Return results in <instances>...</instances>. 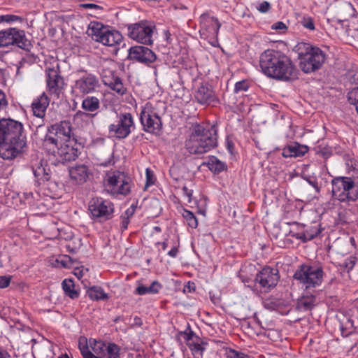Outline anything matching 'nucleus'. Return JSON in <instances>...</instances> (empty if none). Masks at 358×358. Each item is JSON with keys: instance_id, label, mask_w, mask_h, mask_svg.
Here are the masks:
<instances>
[{"instance_id": "f257e3e1", "label": "nucleus", "mask_w": 358, "mask_h": 358, "mask_svg": "<svg viewBox=\"0 0 358 358\" xmlns=\"http://www.w3.org/2000/svg\"><path fill=\"white\" fill-rule=\"evenodd\" d=\"M27 149L23 124L10 118L0 119V157L6 160L22 157Z\"/></svg>"}, {"instance_id": "f03ea898", "label": "nucleus", "mask_w": 358, "mask_h": 358, "mask_svg": "<svg viewBox=\"0 0 358 358\" xmlns=\"http://www.w3.org/2000/svg\"><path fill=\"white\" fill-rule=\"evenodd\" d=\"M259 66L266 76L282 81L297 78V69L292 60L283 52L273 49L264 51L259 57Z\"/></svg>"}, {"instance_id": "7ed1b4c3", "label": "nucleus", "mask_w": 358, "mask_h": 358, "mask_svg": "<svg viewBox=\"0 0 358 358\" xmlns=\"http://www.w3.org/2000/svg\"><path fill=\"white\" fill-rule=\"evenodd\" d=\"M217 145V129L215 125L206 129L203 125L194 123L189 128L185 141V148L191 155H202Z\"/></svg>"}, {"instance_id": "20e7f679", "label": "nucleus", "mask_w": 358, "mask_h": 358, "mask_svg": "<svg viewBox=\"0 0 358 358\" xmlns=\"http://www.w3.org/2000/svg\"><path fill=\"white\" fill-rule=\"evenodd\" d=\"M299 66L305 73H314L322 68L326 54L319 48L308 43H299L296 47Z\"/></svg>"}, {"instance_id": "39448f33", "label": "nucleus", "mask_w": 358, "mask_h": 358, "mask_svg": "<svg viewBox=\"0 0 358 358\" xmlns=\"http://www.w3.org/2000/svg\"><path fill=\"white\" fill-rule=\"evenodd\" d=\"M77 139L72 133V127L69 121H61L51 125L46 134L43 146L46 150H55L59 145L66 143H76Z\"/></svg>"}, {"instance_id": "423d86ee", "label": "nucleus", "mask_w": 358, "mask_h": 358, "mask_svg": "<svg viewBox=\"0 0 358 358\" xmlns=\"http://www.w3.org/2000/svg\"><path fill=\"white\" fill-rule=\"evenodd\" d=\"M331 183L334 199L342 203L354 202L358 199V183L355 178L346 176L335 177Z\"/></svg>"}, {"instance_id": "0eeeda50", "label": "nucleus", "mask_w": 358, "mask_h": 358, "mask_svg": "<svg viewBox=\"0 0 358 358\" xmlns=\"http://www.w3.org/2000/svg\"><path fill=\"white\" fill-rule=\"evenodd\" d=\"M293 278L303 285L305 290H309L322 285L324 271L322 266L303 264L298 266Z\"/></svg>"}, {"instance_id": "6e6552de", "label": "nucleus", "mask_w": 358, "mask_h": 358, "mask_svg": "<svg viewBox=\"0 0 358 358\" xmlns=\"http://www.w3.org/2000/svg\"><path fill=\"white\" fill-rule=\"evenodd\" d=\"M114 210L113 203L101 197H94L88 203V210L91 219L99 223L112 219Z\"/></svg>"}, {"instance_id": "1a4fd4ad", "label": "nucleus", "mask_w": 358, "mask_h": 358, "mask_svg": "<svg viewBox=\"0 0 358 358\" xmlns=\"http://www.w3.org/2000/svg\"><path fill=\"white\" fill-rule=\"evenodd\" d=\"M140 122L145 132L158 134L162 129V121L157 110L147 103L140 112Z\"/></svg>"}, {"instance_id": "9d476101", "label": "nucleus", "mask_w": 358, "mask_h": 358, "mask_svg": "<svg viewBox=\"0 0 358 358\" xmlns=\"http://www.w3.org/2000/svg\"><path fill=\"white\" fill-rule=\"evenodd\" d=\"M136 129L133 115L130 113H120L116 122L108 126V132L114 138L124 139Z\"/></svg>"}, {"instance_id": "9b49d317", "label": "nucleus", "mask_w": 358, "mask_h": 358, "mask_svg": "<svg viewBox=\"0 0 358 358\" xmlns=\"http://www.w3.org/2000/svg\"><path fill=\"white\" fill-rule=\"evenodd\" d=\"M155 26L150 22L141 20L128 26V36L138 43L152 45Z\"/></svg>"}, {"instance_id": "f8f14e48", "label": "nucleus", "mask_w": 358, "mask_h": 358, "mask_svg": "<svg viewBox=\"0 0 358 358\" xmlns=\"http://www.w3.org/2000/svg\"><path fill=\"white\" fill-rule=\"evenodd\" d=\"M129 178L124 176L121 172H114L112 175L108 176L106 188L107 192L113 196L129 194L131 192V185Z\"/></svg>"}, {"instance_id": "ddd939ff", "label": "nucleus", "mask_w": 358, "mask_h": 358, "mask_svg": "<svg viewBox=\"0 0 358 358\" xmlns=\"http://www.w3.org/2000/svg\"><path fill=\"white\" fill-rule=\"evenodd\" d=\"M45 76L48 92L50 95L59 98L66 85L64 78L61 75L59 64L55 67L47 68L45 69Z\"/></svg>"}, {"instance_id": "4468645a", "label": "nucleus", "mask_w": 358, "mask_h": 358, "mask_svg": "<svg viewBox=\"0 0 358 358\" xmlns=\"http://www.w3.org/2000/svg\"><path fill=\"white\" fill-rule=\"evenodd\" d=\"M84 74L75 80L73 85V92L81 95L94 93L99 87V78L93 73L81 70Z\"/></svg>"}, {"instance_id": "2eb2a0df", "label": "nucleus", "mask_w": 358, "mask_h": 358, "mask_svg": "<svg viewBox=\"0 0 358 358\" xmlns=\"http://www.w3.org/2000/svg\"><path fill=\"white\" fill-rule=\"evenodd\" d=\"M89 349L95 356L101 358H119L120 348L113 343H106L103 341L90 338L86 341Z\"/></svg>"}, {"instance_id": "dca6fc26", "label": "nucleus", "mask_w": 358, "mask_h": 358, "mask_svg": "<svg viewBox=\"0 0 358 358\" xmlns=\"http://www.w3.org/2000/svg\"><path fill=\"white\" fill-rule=\"evenodd\" d=\"M279 280L278 268L265 266L257 273L255 281L264 289V292H268L277 285Z\"/></svg>"}, {"instance_id": "f3484780", "label": "nucleus", "mask_w": 358, "mask_h": 358, "mask_svg": "<svg viewBox=\"0 0 358 358\" xmlns=\"http://www.w3.org/2000/svg\"><path fill=\"white\" fill-rule=\"evenodd\" d=\"M101 103L99 99L93 96L85 97L81 104L83 110L77 111L73 115V119L94 118L100 108Z\"/></svg>"}, {"instance_id": "a211bd4d", "label": "nucleus", "mask_w": 358, "mask_h": 358, "mask_svg": "<svg viewBox=\"0 0 358 358\" xmlns=\"http://www.w3.org/2000/svg\"><path fill=\"white\" fill-rule=\"evenodd\" d=\"M129 59L150 66L157 59L155 53L145 46H134L129 50Z\"/></svg>"}, {"instance_id": "6ab92c4d", "label": "nucleus", "mask_w": 358, "mask_h": 358, "mask_svg": "<svg viewBox=\"0 0 358 358\" xmlns=\"http://www.w3.org/2000/svg\"><path fill=\"white\" fill-rule=\"evenodd\" d=\"M76 143H66L59 145L55 150H47L58 158L59 162L65 164L74 161L78 157V150L75 148Z\"/></svg>"}, {"instance_id": "aec40b11", "label": "nucleus", "mask_w": 358, "mask_h": 358, "mask_svg": "<svg viewBox=\"0 0 358 358\" xmlns=\"http://www.w3.org/2000/svg\"><path fill=\"white\" fill-rule=\"evenodd\" d=\"M180 334L183 336L186 344L191 350L192 355L194 356L199 355L202 357L205 349L200 343V338L196 336L193 331H192L189 324L187 325L185 331H180Z\"/></svg>"}, {"instance_id": "412c9836", "label": "nucleus", "mask_w": 358, "mask_h": 358, "mask_svg": "<svg viewBox=\"0 0 358 358\" xmlns=\"http://www.w3.org/2000/svg\"><path fill=\"white\" fill-rule=\"evenodd\" d=\"M194 99L202 105H210L217 101L215 94L208 83L201 84L194 92Z\"/></svg>"}, {"instance_id": "4be33fe9", "label": "nucleus", "mask_w": 358, "mask_h": 358, "mask_svg": "<svg viewBox=\"0 0 358 358\" xmlns=\"http://www.w3.org/2000/svg\"><path fill=\"white\" fill-rule=\"evenodd\" d=\"M13 35L10 45L16 46L25 51H30L32 44L27 38L24 30L13 27Z\"/></svg>"}, {"instance_id": "5701e85b", "label": "nucleus", "mask_w": 358, "mask_h": 358, "mask_svg": "<svg viewBox=\"0 0 358 358\" xmlns=\"http://www.w3.org/2000/svg\"><path fill=\"white\" fill-rule=\"evenodd\" d=\"M50 103V99L45 92H43L38 97L35 99L31 103V108L34 115L39 118H43Z\"/></svg>"}, {"instance_id": "b1692460", "label": "nucleus", "mask_w": 358, "mask_h": 358, "mask_svg": "<svg viewBox=\"0 0 358 358\" xmlns=\"http://www.w3.org/2000/svg\"><path fill=\"white\" fill-rule=\"evenodd\" d=\"M316 296L308 290H305L303 295L298 299L296 309L299 311L311 310L315 306Z\"/></svg>"}, {"instance_id": "393cba45", "label": "nucleus", "mask_w": 358, "mask_h": 358, "mask_svg": "<svg viewBox=\"0 0 358 358\" xmlns=\"http://www.w3.org/2000/svg\"><path fill=\"white\" fill-rule=\"evenodd\" d=\"M308 151V147L304 145H301L298 143L285 146L282 152L283 157H299L303 156Z\"/></svg>"}, {"instance_id": "a878e982", "label": "nucleus", "mask_w": 358, "mask_h": 358, "mask_svg": "<svg viewBox=\"0 0 358 358\" xmlns=\"http://www.w3.org/2000/svg\"><path fill=\"white\" fill-rule=\"evenodd\" d=\"M33 173L39 184L48 182L51 178V171L46 162L42 161L36 166L32 167Z\"/></svg>"}, {"instance_id": "bb28decb", "label": "nucleus", "mask_w": 358, "mask_h": 358, "mask_svg": "<svg viewBox=\"0 0 358 358\" xmlns=\"http://www.w3.org/2000/svg\"><path fill=\"white\" fill-rule=\"evenodd\" d=\"M69 174L71 180L76 183L83 184L88 178L89 169L85 165H78L70 169Z\"/></svg>"}, {"instance_id": "cd10ccee", "label": "nucleus", "mask_w": 358, "mask_h": 358, "mask_svg": "<svg viewBox=\"0 0 358 358\" xmlns=\"http://www.w3.org/2000/svg\"><path fill=\"white\" fill-rule=\"evenodd\" d=\"M103 82L106 86L115 91L120 96H123L127 91L122 83V80L114 74H113L110 79L103 78Z\"/></svg>"}, {"instance_id": "c85d7f7f", "label": "nucleus", "mask_w": 358, "mask_h": 358, "mask_svg": "<svg viewBox=\"0 0 358 358\" xmlns=\"http://www.w3.org/2000/svg\"><path fill=\"white\" fill-rule=\"evenodd\" d=\"M320 231H321L319 229V225L315 224L314 225L308 227L302 232L292 234V236L301 240L303 243H306L307 241H311L315 237L318 236Z\"/></svg>"}, {"instance_id": "c756f323", "label": "nucleus", "mask_w": 358, "mask_h": 358, "mask_svg": "<svg viewBox=\"0 0 358 358\" xmlns=\"http://www.w3.org/2000/svg\"><path fill=\"white\" fill-rule=\"evenodd\" d=\"M99 43L104 45L113 46L119 44L122 40V34L115 30H110L107 28Z\"/></svg>"}, {"instance_id": "7c9ffc66", "label": "nucleus", "mask_w": 358, "mask_h": 358, "mask_svg": "<svg viewBox=\"0 0 358 358\" xmlns=\"http://www.w3.org/2000/svg\"><path fill=\"white\" fill-rule=\"evenodd\" d=\"M108 27H104L101 23L97 22H91L87 29L88 36L97 42H100L102 36L104 34Z\"/></svg>"}, {"instance_id": "2f4dec72", "label": "nucleus", "mask_w": 358, "mask_h": 358, "mask_svg": "<svg viewBox=\"0 0 358 358\" xmlns=\"http://www.w3.org/2000/svg\"><path fill=\"white\" fill-rule=\"evenodd\" d=\"M161 288L162 285L158 281H154L150 286H145L143 284H138L135 292L138 295L157 294Z\"/></svg>"}, {"instance_id": "473e14b6", "label": "nucleus", "mask_w": 358, "mask_h": 358, "mask_svg": "<svg viewBox=\"0 0 358 358\" xmlns=\"http://www.w3.org/2000/svg\"><path fill=\"white\" fill-rule=\"evenodd\" d=\"M208 169L215 174H219L223 171L227 170V166L226 164L220 161L215 156H211L207 162Z\"/></svg>"}, {"instance_id": "72a5a7b5", "label": "nucleus", "mask_w": 358, "mask_h": 358, "mask_svg": "<svg viewBox=\"0 0 358 358\" xmlns=\"http://www.w3.org/2000/svg\"><path fill=\"white\" fill-rule=\"evenodd\" d=\"M87 293L91 299L95 301H105L109 298L108 294L104 292L103 288L99 286H92L90 287Z\"/></svg>"}, {"instance_id": "f704fd0d", "label": "nucleus", "mask_w": 358, "mask_h": 358, "mask_svg": "<svg viewBox=\"0 0 358 358\" xmlns=\"http://www.w3.org/2000/svg\"><path fill=\"white\" fill-rule=\"evenodd\" d=\"M62 285L65 294L72 299L79 296V293L74 289V282L71 279H64Z\"/></svg>"}, {"instance_id": "c9c22d12", "label": "nucleus", "mask_w": 358, "mask_h": 358, "mask_svg": "<svg viewBox=\"0 0 358 358\" xmlns=\"http://www.w3.org/2000/svg\"><path fill=\"white\" fill-rule=\"evenodd\" d=\"M13 27L6 29L0 31V48H6L10 46L13 35Z\"/></svg>"}, {"instance_id": "e433bc0d", "label": "nucleus", "mask_w": 358, "mask_h": 358, "mask_svg": "<svg viewBox=\"0 0 358 358\" xmlns=\"http://www.w3.org/2000/svg\"><path fill=\"white\" fill-rule=\"evenodd\" d=\"M206 26L208 27V31L211 34L217 36L221 27V24L217 18L215 17H208L206 22L203 24V27Z\"/></svg>"}, {"instance_id": "4c0bfd02", "label": "nucleus", "mask_w": 358, "mask_h": 358, "mask_svg": "<svg viewBox=\"0 0 358 358\" xmlns=\"http://www.w3.org/2000/svg\"><path fill=\"white\" fill-rule=\"evenodd\" d=\"M182 216L186 220L189 227L192 229H196L198 226V220L194 214L188 210H184Z\"/></svg>"}, {"instance_id": "58836bf2", "label": "nucleus", "mask_w": 358, "mask_h": 358, "mask_svg": "<svg viewBox=\"0 0 358 358\" xmlns=\"http://www.w3.org/2000/svg\"><path fill=\"white\" fill-rule=\"evenodd\" d=\"M357 257L354 256H350L348 258H346L343 262L340 264L341 268H343L347 272H350L355 267L356 263H357Z\"/></svg>"}, {"instance_id": "ea45409f", "label": "nucleus", "mask_w": 358, "mask_h": 358, "mask_svg": "<svg viewBox=\"0 0 358 358\" xmlns=\"http://www.w3.org/2000/svg\"><path fill=\"white\" fill-rule=\"evenodd\" d=\"M58 262H60L61 265L63 267L67 268L74 267L77 262L75 259H73L69 255L61 256L60 259L58 260Z\"/></svg>"}, {"instance_id": "a19ab883", "label": "nucleus", "mask_w": 358, "mask_h": 358, "mask_svg": "<svg viewBox=\"0 0 358 358\" xmlns=\"http://www.w3.org/2000/svg\"><path fill=\"white\" fill-rule=\"evenodd\" d=\"M79 348L83 358H101L99 357L95 356V355L92 353V352L89 349L87 343L82 345L81 342L80 341Z\"/></svg>"}, {"instance_id": "79ce46f5", "label": "nucleus", "mask_w": 358, "mask_h": 358, "mask_svg": "<svg viewBox=\"0 0 358 358\" xmlns=\"http://www.w3.org/2000/svg\"><path fill=\"white\" fill-rule=\"evenodd\" d=\"M250 87V83L247 80L237 82L234 86V93L238 94L246 92Z\"/></svg>"}, {"instance_id": "37998d69", "label": "nucleus", "mask_w": 358, "mask_h": 358, "mask_svg": "<svg viewBox=\"0 0 358 358\" xmlns=\"http://www.w3.org/2000/svg\"><path fill=\"white\" fill-rule=\"evenodd\" d=\"M226 358H251L248 355L243 352L236 351L233 349H229L226 352Z\"/></svg>"}, {"instance_id": "c03bdc74", "label": "nucleus", "mask_w": 358, "mask_h": 358, "mask_svg": "<svg viewBox=\"0 0 358 358\" xmlns=\"http://www.w3.org/2000/svg\"><path fill=\"white\" fill-rule=\"evenodd\" d=\"M300 23L301 24V25L303 27H305L310 31H313L315 29L314 20L310 17H303L301 20Z\"/></svg>"}, {"instance_id": "a18cd8bd", "label": "nucleus", "mask_w": 358, "mask_h": 358, "mask_svg": "<svg viewBox=\"0 0 358 358\" xmlns=\"http://www.w3.org/2000/svg\"><path fill=\"white\" fill-rule=\"evenodd\" d=\"M264 307L269 310H276L278 307V303L273 299H266L263 302Z\"/></svg>"}, {"instance_id": "49530a36", "label": "nucleus", "mask_w": 358, "mask_h": 358, "mask_svg": "<svg viewBox=\"0 0 358 358\" xmlns=\"http://www.w3.org/2000/svg\"><path fill=\"white\" fill-rule=\"evenodd\" d=\"M349 102L352 105H356L358 103V87H355L350 90L348 94Z\"/></svg>"}, {"instance_id": "de8ad7c7", "label": "nucleus", "mask_w": 358, "mask_h": 358, "mask_svg": "<svg viewBox=\"0 0 358 358\" xmlns=\"http://www.w3.org/2000/svg\"><path fill=\"white\" fill-rule=\"evenodd\" d=\"M22 22V17L15 15H0V22Z\"/></svg>"}, {"instance_id": "09e8293b", "label": "nucleus", "mask_w": 358, "mask_h": 358, "mask_svg": "<svg viewBox=\"0 0 358 358\" xmlns=\"http://www.w3.org/2000/svg\"><path fill=\"white\" fill-rule=\"evenodd\" d=\"M8 106V101L5 93L0 90V111L5 110Z\"/></svg>"}, {"instance_id": "8fccbe9b", "label": "nucleus", "mask_w": 358, "mask_h": 358, "mask_svg": "<svg viewBox=\"0 0 358 358\" xmlns=\"http://www.w3.org/2000/svg\"><path fill=\"white\" fill-rule=\"evenodd\" d=\"M155 182L153 172L150 169H146V186H150Z\"/></svg>"}, {"instance_id": "3c124183", "label": "nucleus", "mask_w": 358, "mask_h": 358, "mask_svg": "<svg viewBox=\"0 0 358 358\" xmlns=\"http://www.w3.org/2000/svg\"><path fill=\"white\" fill-rule=\"evenodd\" d=\"M11 280L10 276L2 275L0 276V288H6L7 287Z\"/></svg>"}, {"instance_id": "603ef678", "label": "nucleus", "mask_w": 358, "mask_h": 358, "mask_svg": "<svg viewBox=\"0 0 358 358\" xmlns=\"http://www.w3.org/2000/svg\"><path fill=\"white\" fill-rule=\"evenodd\" d=\"M271 5L268 1H262L257 6V10L261 13H266L269 10Z\"/></svg>"}, {"instance_id": "864d4df0", "label": "nucleus", "mask_w": 358, "mask_h": 358, "mask_svg": "<svg viewBox=\"0 0 358 358\" xmlns=\"http://www.w3.org/2000/svg\"><path fill=\"white\" fill-rule=\"evenodd\" d=\"M182 192L183 194L187 197V201L188 203H190L192 201V197L193 191L192 189H189L186 185H184L182 187Z\"/></svg>"}, {"instance_id": "5fc2aeb1", "label": "nucleus", "mask_w": 358, "mask_h": 358, "mask_svg": "<svg viewBox=\"0 0 358 358\" xmlns=\"http://www.w3.org/2000/svg\"><path fill=\"white\" fill-rule=\"evenodd\" d=\"M271 28L280 32H284L287 29V26L282 22H277L271 26Z\"/></svg>"}, {"instance_id": "6e6d98bb", "label": "nucleus", "mask_w": 358, "mask_h": 358, "mask_svg": "<svg viewBox=\"0 0 358 358\" xmlns=\"http://www.w3.org/2000/svg\"><path fill=\"white\" fill-rule=\"evenodd\" d=\"M135 210L136 206L134 205H131L124 212V213L122 214L121 216L130 219L134 215Z\"/></svg>"}, {"instance_id": "4d7b16f0", "label": "nucleus", "mask_w": 358, "mask_h": 358, "mask_svg": "<svg viewBox=\"0 0 358 358\" xmlns=\"http://www.w3.org/2000/svg\"><path fill=\"white\" fill-rule=\"evenodd\" d=\"M306 181L315 189L317 192H320V187L318 185V182L316 178H307Z\"/></svg>"}, {"instance_id": "13d9d810", "label": "nucleus", "mask_w": 358, "mask_h": 358, "mask_svg": "<svg viewBox=\"0 0 358 358\" xmlns=\"http://www.w3.org/2000/svg\"><path fill=\"white\" fill-rule=\"evenodd\" d=\"M81 8H86V9H90V8H94L97 10H102L103 8L97 4L95 3H82L80 5Z\"/></svg>"}, {"instance_id": "bf43d9fd", "label": "nucleus", "mask_w": 358, "mask_h": 358, "mask_svg": "<svg viewBox=\"0 0 358 358\" xmlns=\"http://www.w3.org/2000/svg\"><path fill=\"white\" fill-rule=\"evenodd\" d=\"M194 289H195L194 283L189 281L187 282V284L184 286L183 292L185 293H191L192 292L194 291Z\"/></svg>"}, {"instance_id": "052dcab7", "label": "nucleus", "mask_w": 358, "mask_h": 358, "mask_svg": "<svg viewBox=\"0 0 358 358\" xmlns=\"http://www.w3.org/2000/svg\"><path fill=\"white\" fill-rule=\"evenodd\" d=\"M120 219H121V230L122 231H124L126 229H127L128 225L130 222V219L122 217V216H120Z\"/></svg>"}, {"instance_id": "680f3d73", "label": "nucleus", "mask_w": 358, "mask_h": 358, "mask_svg": "<svg viewBox=\"0 0 358 358\" xmlns=\"http://www.w3.org/2000/svg\"><path fill=\"white\" fill-rule=\"evenodd\" d=\"M178 252H179L178 246L175 245L171 248V250H169L168 252V255L173 258H176L178 254Z\"/></svg>"}, {"instance_id": "e2e57ef3", "label": "nucleus", "mask_w": 358, "mask_h": 358, "mask_svg": "<svg viewBox=\"0 0 358 358\" xmlns=\"http://www.w3.org/2000/svg\"><path fill=\"white\" fill-rule=\"evenodd\" d=\"M0 358H13V357L6 350H4L0 347Z\"/></svg>"}, {"instance_id": "0e129e2a", "label": "nucleus", "mask_w": 358, "mask_h": 358, "mask_svg": "<svg viewBox=\"0 0 358 358\" xmlns=\"http://www.w3.org/2000/svg\"><path fill=\"white\" fill-rule=\"evenodd\" d=\"M142 324H143L142 320L139 317L135 316L134 318V325L141 327V326H142Z\"/></svg>"}, {"instance_id": "69168bd1", "label": "nucleus", "mask_w": 358, "mask_h": 358, "mask_svg": "<svg viewBox=\"0 0 358 358\" xmlns=\"http://www.w3.org/2000/svg\"><path fill=\"white\" fill-rule=\"evenodd\" d=\"M227 149L229 151V152L232 153L233 149H234V145L233 142L228 141H227Z\"/></svg>"}, {"instance_id": "338daca9", "label": "nucleus", "mask_w": 358, "mask_h": 358, "mask_svg": "<svg viewBox=\"0 0 358 358\" xmlns=\"http://www.w3.org/2000/svg\"><path fill=\"white\" fill-rule=\"evenodd\" d=\"M112 157H113V152H110V159L108 161H106V162H102L101 164V165H102L103 166H107L108 164H111V162H112Z\"/></svg>"}, {"instance_id": "774afa93", "label": "nucleus", "mask_w": 358, "mask_h": 358, "mask_svg": "<svg viewBox=\"0 0 358 358\" xmlns=\"http://www.w3.org/2000/svg\"><path fill=\"white\" fill-rule=\"evenodd\" d=\"M157 244V245H162V248L163 250H166L167 247H168V243H167L166 241H163L162 243L158 242Z\"/></svg>"}]
</instances>
